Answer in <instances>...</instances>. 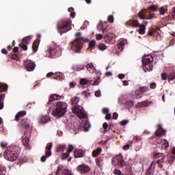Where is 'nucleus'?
Segmentation results:
<instances>
[{"label": "nucleus", "instance_id": "28", "mask_svg": "<svg viewBox=\"0 0 175 175\" xmlns=\"http://www.w3.org/2000/svg\"><path fill=\"white\" fill-rule=\"evenodd\" d=\"M139 29L138 30L139 33H140V35H144V33H146V25H139Z\"/></svg>", "mask_w": 175, "mask_h": 175}, {"label": "nucleus", "instance_id": "17", "mask_svg": "<svg viewBox=\"0 0 175 175\" xmlns=\"http://www.w3.org/2000/svg\"><path fill=\"white\" fill-rule=\"evenodd\" d=\"M153 157L156 159L165 161V154H163V153H159V152L154 153Z\"/></svg>", "mask_w": 175, "mask_h": 175}, {"label": "nucleus", "instance_id": "54", "mask_svg": "<svg viewBox=\"0 0 175 175\" xmlns=\"http://www.w3.org/2000/svg\"><path fill=\"white\" fill-rule=\"evenodd\" d=\"M74 150H75V146H73L72 145L68 146V154H70V152H72V151H73Z\"/></svg>", "mask_w": 175, "mask_h": 175}, {"label": "nucleus", "instance_id": "33", "mask_svg": "<svg viewBox=\"0 0 175 175\" xmlns=\"http://www.w3.org/2000/svg\"><path fill=\"white\" fill-rule=\"evenodd\" d=\"M71 102L72 106H75V105H77V103L80 102V98H79V97H74L71 99Z\"/></svg>", "mask_w": 175, "mask_h": 175}, {"label": "nucleus", "instance_id": "60", "mask_svg": "<svg viewBox=\"0 0 175 175\" xmlns=\"http://www.w3.org/2000/svg\"><path fill=\"white\" fill-rule=\"evenodd\" d=\"M167 79V75L164 72L161 74V79L162 80H166Z\"/></svg>", "mask_w": 175, "mask_h": 175}, {"label": "nucleus", "instance_id": "5", "mask_svg": "<svg viewBox=\"0 0 175 175\" xmlns=\"http://www.w3.org/2000/svg\"><path fill=\"white\" fill-rule=\"evenodd\" d=\"M60 49L61 44H59V43L52 44L51 45H50L49 49L47 51V57L50 58L51 57L55 56V54H57V51H58V50H60Z\"/></svg>", "mask_w": 175, "mask_h": 175}, {"label": "nucleus", "instance_id": "39", "mask_svg": "<svg viewBox=\"0 0 175 175\" xmlns=\"http://www.w3.org/2000/svg\"><path fill=\"white\" fill-rule=\"evenodd\" d=\"M8 90V85L0 83V92L6 91Z\"/></svg>", "mask_w": 175, "mask_h": 175}, {"label": "nucleus", "instance_id": "46", "mask_svg": "<svg viewBox=\"0 0 175 175\" xmlns=\"http://www.w3.org/2000/svg\"><path fill=\"white\" fill-rule=\"evenodd\" d=\"M98 31H103V23L100 22L97 25Z\"/></svg>", "mask_w": 175, "mask_h": 175}, {"label": "nucleus", "instance_id": "8", "mask_svg": "<svg viewBox=\"0 0 175 175\" xmlns=\"http://www.w3.org/2000/svg\"><path fill=\"white\" fill-rule=\"evenodd\" d=\"M52 148H53V142L48 143L45 150V155L42 156L40 159L41 162H46V159H47L49 157H51Z\"/></svg>", "mask_w": 175, "mask_h": 175}, {"label": "nucleus", "instance_id": "2", "mask_svg": "<svg viewBox=\"0 0 175 175\" xmlns=\"http://www.w3.org/2000/svg\"><path fill=\"white\" fill-rule=\"evenodd\" d=\"M68 105L64 102H58L56 103L55 109L52 111V116L56 118H61L65 116L67 111Z\"/></svg>", "mask_w": 175, "mask_h": 175}, {"label": "nucleus", "instance_id": "64", "mask_svg": "<svg viewBox=\"0 0 175 175\" xmlns=\"http://www.w3.org/2000/svg\"><path fill=\"white\" fill-rule=\"evenodd\" d=\"M171 16L173 18H175V8L172 11Z\"/></svg>", "mask_w": 175, "mask_h": 175}, {"label": "nucleus", "instance_id": "24", "mask_svg": "<svg viewBox=\"0 0 175 175\" xmlns=\"http://www.w3.org/2000/svg\"><path fill=\"white\" fill-rule=\"evenodd\" d=\"M84 152L83 150H76L74 152V157L75 158H81V157H83Z\"/></svg>", "mask_w": 175, "mask_h": 175}, {"label": "nucleus", "instance_id": "1", "mask_svg": "<svg viewBox=\"0 0 175 175\" xmlns=\"http://www.w3.org/2000/svg\"><path fill=\"white\" fill-rule=\"evenodd\" d=\"M76 39L72 43L71 50L75 53H79L83 49V42H88V38H85L81 36V32H77L75 34Z\"/></svg>", "mask_w": 175, "mask_h": 175}, {"label": "nucleus", "instance_id": "6", "mask_svg": "<svg viewBox=\"0 0 175 175\" xmlns=\"http://www.w3.org/2000/svg\"><path fill=\"white\" fill-rule=\"evenodd\" d=\"M142 63L145 64L146 68L148 70H152L153 66L151 64V62L154 61V58L151 55H145L142 57Z\"/></svg>", "mask_w": 175, "mask_h": 175}, {"label": "nucleus", "instance_id": "35", "mask_svg": "<svg viewBox=\"0 0 175 175\" xmlns=\"http://www.w3.org/2000/svg\"><path fill=\"white\" fill-rule=\"evenodd\" d=\"M138 91H139L140 92H147V91H150V88H148L147 86H143L140 87L138 89Z\"/></svg>", "mask_w": 175, "mask_h": 175}, {"label": "nucleus", "instance_id": "4", "mask_svg": "<svg viewBox=\"0 0 175 175\" xmlns=\"http://www.w3.org/2000/svg\"><path fill=\"white\" fill-rule=\"evenodd\" d=\"M72 21L70 19L62 20L57 23V29L60 33H66L68 31L72 29Z\"/></svg>", "mask_w": 175, "mask_h": 175}, {"label": "nucleus", "instance_id": "14", "mask_svg": "<svg viewBox=\"0 0 175 175\" xmlns=\"http://www.w3.org/2000/svg\"><path fill=\"white\" fill-rule=\"evenodd\" d=\"M126 44H128V41L126 40H120L119 43L118 44V48L120 51H122Z\"/></svg>", "mask_w": 175, "mask_h": 175}, {"label": "nucleus", "instance_id": "52", "mask_svg": "<svg viewBox=\"0 0 175 175\" xmlns=\"http://www.w3.org/2000/svg\"><path fill=\"white\" fill-rule=\"evenodd\" d=\"M1 148H3V149H5V148H6V147H8V142H1Z\"/></svg>", "mask_w": 175, "mask_h": 175}, {"label": "nucleus", "instance_id": "11", "mask_svg": "<svg viewBox=\"0 0 175 175\" xmlns=\"http://www.w3.org/2000/svg\"><path fill=\"white\" fill-rule=\"evenodd\" d=\"M124 25L126 27H134L135 28H137L140 27V23L137 20H129L124 23Z\"/></svg>", "mask_w": 175, "mask_h": 175}, {"label": "nucleus", "instance_id": "61", "mask_svg": "<svg viewBox=\"0 0 175 175\" xmlns=\"http://www.w3.org/2000/svg\"><path fill=\"white\" fill-rule=\"evenodd\" d=\"M23 142L25 146H28V142H29V140L28 139V138H23Z\"/></svg>", "mask_w": 175, "mask_h": 175}, {"label": "nucleus", "instance_id": "55", "mask_svg": "<svg viewBox=\"0 0 175 175\" xmlns=\"http://www.w3.org/2000/svg\"><path fill=\"white\" fill-rule=\"evenodd\" d=\"M159 12L160 14H165L166 13V10H164L163 8L161 7L159 9Z\"/></svg>", "mask_w": 175, "mask_h": 175}, {"label": "nucleus", "instance_id": "31", "mask_svg": "<svg viewBox=\"0 0 175 175\" xmlns=\"http://www.w3.org/2000/svg\"><path fill=\"white\" fill-rule=\"evenodd\" d=\"M31 39H32V36L25 37L23 39V42L25 43V44H28L29 43H31Z\"/></svg>", "mask_w": 175, "mask_h": 175}, {"label": "nucleus", "instance_id": "44", "mask_svg": "<svg viewBox=\"0 0 175 175\" xmlns=\"http://www.w3.org/2000/svg\"><path fill=\"white\" fill-rule=\"evenodd\" d=\"M165 160H157L156 163H157L159 167L162 169L163 167V165H162V163L164 162Z\"/></svg>", "mask_w": 175, "mask_h": 175}, {"label": "nucleus", "instance_id": "23", "mask_svg": "<svg viewBox=\"0 0 175 175\" xmlns=\"http://www.w3.org/2000/svg\"><path fill=\"white\" fill-rule=\"evenodd\" d=\"M26 113L24 111H19L15 116V121H20V118L24 117Z\"/></svg>", "mask_w": 175, "mask_h": 175}, {"label": "nucleus", "instance_id": "58", "mask_svg": "<svg viewBox=\"0 0 175 175\" xmlns=\"http://www.w3.org/2000/svg\"><path fill=\"white\" fill-rule=\"evenodd\" d=\"M150 88H151V90H155V88H157V84L154 82L150 83Z\"/></svg>", "mask_w": 175, "mask_h": 175}, {"label": "nucleus", "instance_id": "21", "mask_svg": "<svg viewBox=\"0 0 175 175\" xmlns=\"http://www.w3.org/2000/svg\"><path fill=\"white\" fill-rule=\"evenodd\" d=\"M54 79H58L59 80H64L65 79V75L61 72H56L53 75Z\"/></svg>", "mask_w": 175, "mask_h": 175}, {"label": "nucleus", "instance_id": "10", "mask_svg": "<svg viewBox=\"0 0 175 175\" xmlns=\"http://www.w3.org/2000/svg\"><path fill=\"white\" fill-rule=\"evenodd\" d=\"M77 169L78 172L79 173H82V174H87L91 170V168L90 167V166H88L85 164H82V165H78Z\"/></svg>", "mask_w": 175, "mask_h": 175}, {"label": "nucleus", "instance_id": "56", "mask_svg": "<svg viewBox=\"0 0 175 175\" xmlns=\"http://www.w3.org/2000/svg\"><path fill=\"white\" fill-rule=\"evenodd\" d=\"M69 87H70V88H75L76 87V82H75V81L70 82Z\"/></svg>", "mask_w": 175, "mask_h": 175}, {"label": "nucleus", "instance_id": "50", "mask_svg": "<svg viewBox=\"0 0 175 175\" xmlns=\"http://www.w3.org/2000/svg\"><path fill=\"white\" fill-rule=\"evenodd\" d=\"M149 10H152L153 12H157L158 10V8L155 5H150L148 7Z\"/></svg>", "mask_w": 175, "mask_h": 175}, {"label": "nucleus", "instance_id": "18", "mask_svg": "<svg viewBox=\"0 0 175 175\" xmlns=\"http://www.w3.org/2000/svg\"><path fill=\"white\" fill-rule=\"evenodd\" d=\"M116 160H117V164L119 165L120 167H124V159H122V156H118L116 157Z\"/></svg>", "mask_w": 175, "mask_h": 175}, {"label": "nucleus", "instance_id": "38", "mask_svg": "<svg viewBox=\"0 0 175 175\" xmlns=\"http://www.w3.org/2000/svg\"><path fill=\"white\" fill-rule=\"evenodd\" d=\"M19 46L20 47H21L22 49L24 50V51H27V50H28L27 44L24 42L21 43Z\"/></svg>", "mask_w": 175, "mask_h": 175}, {"label": "nucleus", "instance_id": "12", "mask_svg": "<svg viewBox=\"0 0 175 175\" xmlns=\"http://www.w3.org/2000/svg\"><path fill=\"white\" fill-rule=\"evenodd\" d=\"M87 70L90 72V73H96V75H99L100 71H96V68L95 66L92 63H89L85 66Z\"/></svg>", "mask_w": 175, "mask_h": 175}, {"label": "nucleus", "instance_id": "22", "mask_svg": "<svg viewBox=\"0 0 175 175\" xmlns=\"http://www.w3.org/2000/svg\"><path fill=\"white\" fill-rule=\"evenodd\" d=\"M80 126H77L76 124H74L73 126L71 127L70 131L71 132H73L74 135H76L78 132L80 131Z\"/></svg>", "mask_w": 175, "mask_h": 175}, {"label": "nucleus", "instance_id": "53", "mask_svg": "<svg viewBox=\"0 0 175 175\" xmlns=\"http://www.w3.org/2000/svg\"><path fill=\"white\" fill-rule=\"evenodd\" d=\"M149 103L148 101H144L140 103L141 107H146V106H148Z\"/></svg>", "mask_w": 175, "mask_h": 175}, {"label": "nucleus", "instance_id": "16", "mask_svg": "<svg viewBox=\"0 0 175 175\" xmlns=\"http://www.w3.org/2000/svg\"><path fill=\"white\" fill-rule=\"evenodd\" d=\"M62 96L58 94H53L51 96L47 105H51L52 102H54V100H59L61 99Z\"/></svg>", "mask_w": 175, "mask_h": 175}, {"label": "nucleus", "instance_id": "47", "mask_svg": "<svg viewBox=\"0 0 175 175\" xmlns=\"http://www.w3.org/2000/svg\"><path fill=\"white\" fill-rule=\"evenodd\" d=\"M100 82V77H98L92 83V85H98Z\"/></svg>", "mask_w": 175, "mask_h": 175}, {"label": "nucleus", "instance_id": "20", "mask_svg": "<svg viewBox=\"0 0 175 175\" xmlns=\"http://www.w3.org/2000/svg\"><path fill=\"white\" fill-rule=\"evenodd\" d=\"M65 148H66V144H60L56 148L55 152H64Z\"/></svg>", "mask_w": 175, "mask_h": 175}, {"label": "nucleus", "instance_id": "30", "mask_svg": "<svg viewBox=\"0 0 175 175\" xmlns=\"http://www.w3.org/2000/svg\"><path fill=\"white\" fill-rule=\"evenodd\" d=\"M21 125L22 126H24L25 128H29V122H28V120L27 119H23L22 121H21Z\"/></svg>", "mask_w": 175, "mask_h": 175}, {"label": "nucleus", "instance_id": "57", "mask_svg": "<svg viewBox=\"0 0 175 175\" xmlns=\"http://www.w3.org/2000/svg\"><path fill=\"white\" fill-rule=\"evenodd\" d=\"M69 157V153H64L61 159H66V158Z\"/></svg>", "mask_w": 175, "mask_h": 175}, {"label": "nucleus", "instance_id": "49", "mask_svg": "<svg viewBox=\"0 0 175 175\" xmlns=\"http://www.w3.org/2000/svg\"><path fill=\"white\" fill-rule=\"evenodd\" d=\"M2 98H5L4 94L0 95V110L1 109H3V104H2Z\"/></svg>", "mask_w": 175, "mask_h": 175}, {"label": "nucleus", "instance_id": "45", "mask_svg": "<svg viewBox=\"0 0 175 175\" xmlns=\"http://www.w3.org/2000/svg\"><path fill=\"white\" fill-rule=\"evenodd\" d=\"M107 21L109 23H114V16L113 15L108 16Z\"/></svg>", "mask_w": 175, "mask_h": 175}, {"label": "nucleus", "instance_id": "48", "mask_svg": "<svg viewBox=\"0 0 175 175\" xmlns=\"http://www.w3.org/2000/svg\"><path fill=\"white\" fill-rule=\"evenodd\" d=\"M124 99H125V97H124V96H121L119 98V103H120V105H125V102H124Z\"/></svg>", "mask_w": 175, "mask_h": 175}, {"label": "nucleus", "instance_id": "7", "mask_svg": "<svg viewBox=\"0 0 175 175\" xmlns=\"http://www.w3.org/2000/svg\"><path fill=\"white\" fill-rule=\"evenodd\" d=\"M72 113H74V114H76V116L79 118H86L87 117V113H85V111H84V109H83V107H75L73 109H72Z\"/></svg>", "mask_w": 175, "mask_h": 175}, {"label": "nucleus", "instance_id": "41", "mask_svg": "<svg viewBox=\"0 0 175 175\" xmlns=\"http://www.w3.org/2000/svg\"><path fill=\"white\" fill-rule=\"evenodd\" d=\"M99 50H101V51H103L104 50H106L107 47L106 46V44H99L98 45Z\"/></svg>", "mask_w": 175, "mask_h": 175}, {"label": "nucleus", "instance_id": "26", "mask_svg": "<svg viewBox=\"0 0 175 175\" xmlns=\"http://www.w3.org/2000/svg\"><path fill=\"white\" fill-rule=\"evenodd\" d=\"M79 84L81 85H87L88 84H91V82L87 79L82 78L80 79Z\"/></svg>", "mask_w": 175, "mask_h": 175}, {"label": "nucleus", "instance_id": "15", "mask_svg": "<svg viewBox=\"0 0 175 175\" xmlns=\"http://www.w3.org/2000/svg\"><path fill=\"white\" fill-rule=\"evenodd\" d=\"M51 120L50 117L47 115H43L40 118L41 124H47V122H50Z\"/></svg>", "mask_w": 175, "mask_h": 175}, {"label": "nucleus", "instance_id": "59", "mask_svg": "<svg viewBox=\"0 0 175 175\" xmlns=\"http://www.w3.org/2000/svg\"><path fill=\"white\" fill-rule=\"evenodd\" d=\"M154 17H155V14H150V15L146 17V20H151L154 18Z\"/></svg>", "mask_w": 175, "mask_h": 175}, {"label": "nucleus", "instance_id": "27", "mask_svg": "<svg viewBox=\"0 0 175 175\" xmlns=\"http://www.w3.org/2000/svg\"><path fill=\"white\" fill-rule=\"evenodd\" d=\"M101 152H102V148H98L92 152V155L95 158V157H98V155H99V154H100Z\"/></svg>", "mask_w": 175, "mask_h": 175}, {"label": "nucleus", "instance_id": "13", "mask_svg": "<svg viewBox=\"0 0 175 175\" xmlns=\"http://www.w3.org/2000/svg\"><path fill=\"white\" fill-rule=\"evenodd\" d=\"M155 165L156 163L155 161H152L149 168L146 171V174L147 175H153L154 172H155Z\"/></svg>", "mask_w": 175, "mask_h": 175}, {"label": "nucleus", "instance_id": "40", "mask_svg": "<svg viewBox=\"0 0 175 175\" xmlns=\"http://www.w3.org/2000/svg\"><path fill=\"white\" fill-rule=\"evenodd\" d=\"M175 79V72H171L168 76V80H174Z\"/></svg>", "mask_w": 175, "mask_h": 175}, {"label": "nucleus", "instance_id": "42", "mask_svg": "<svg viewBox=\"0 0 175 175\" xmlns=\"http://www.w3.org/2000/svg\"><path fill=\"white\" fill-rule=\"evenodd\" d=\"M95 44H96L95 40H92L89 44L90 49L92 50V48L95 47Z\"/></svg>", "mask_w": 175, "mask_h": 175}, {"label": "nucleus", "instance_id": "36", "mask_svg": "<svg viewBox=\"0 0 175 175\" xmlns=\"http://www.w3.org/2000/svg\"><path fill=\"white\" fill-rule=\"evenodd\" d=\"M74 11L75 10L73 9V8H68V12L70 13V16L72 18H75V17L76 16V13L74 12Z\"/></svg>", "mask_w": 175, "mask_h": 175}, {"label": "nucleus", "instance_id": "3", "mask_svg": "<svg viewBox=\"0 0 175 175\" xmlns=\"http://www.w3.org/2000/svg\"><path fill=\"white\" fill-rule=\"evenodd\" d=\"M19 150V147L14 145H12L11 146L8 147L4 154L5 159L11 161H16V159H17V157H18L17 152H18Z\"/></svg>", "mask_w": 175, "mask_h": 175}, {"label": "nucleus", "instance_id": "62", "mask_svg": "<svg viewBox=\"0 0 175 175\" xmlns=\"http://www.w3.org/2000/svg\"><path fill=\"white\" fill-rule=\"evenodd\" d=\"M114 174H116V175H121L122 174L121 170H114Z\"/></svg>", "mask_w": 175, "mask_h": 175}, {"label": "nucleus", "instance_id": "43", "mask_svg": "<svg viewBox=\"0 0 175 175\" xmlns=\"http://www.w3.org/2000/svg\"><path fill=\"white\" fill-rule=\"evenodd\" d=\"M169 147V142L166 140L163 141L162 148H167Z\"/></svg>", "mask_w": 175, "mask_h": 175}, {"label": "nucleus", "instance_id": "9", "mask_svg": "<svg viewBox=\"0 0 175 175\" xmlns=\"http://www.w3.org/2000/svg\"><path fill=\"white\" fill-rule=\"evenodd\" d=\"M24 65L27 72H33V70H35V68H36V64H35L33 62H31V60L25 61Z\"/></svg>", "mask_w": 175, "mask_h": 175}, {"label": "nucleus", "instance_id": "37", "mask_svg": "<svg viewBox=\"0 0 175 175\" xmlns=\"http://www.w3.org/2000/svg\"><path fill=\"white\" fill-rule=\"evenodd\" d=\"M39 47V43H38V41H35L33 43L32 49L33 51H38V49Z\"/></svg>", "mask_w": 175, "mask_h": 175}, {"label": "nucleus", "instance_id": "29", "mask_svg": "<svg viewBox=\"0 0 175 175\" xmlns=\"http://www.w3.org/2000/svg\"><path fill=\"white\" fill-rule=\"evenodd\" d=\"M96 164L100 167H102V165H103V157H98L96 159Z\"/></svg>", "mask_w": 175, "mask_h": 175}, {"label": "nucleus", "instance_id": "25", "mask_svg": "<svg viewBox=\"0 0 175 175\" xmlns=\"http://www.w3.org/2000/svg\"><path fill=\"white\" fill-rule=\"evenodd\" d=\"M166 132L163 129L162 127L159 128L155 132L156 136H162V135H165Z\"/></svg>", "mask_w": 175, "mask_h": 175}, {"label": "nucleus", "instance_id": "34", "mask_svg": "<svg viewBox=\"0 0 175 175\" xmlns=\"http://www.w3.org/2000/svg\"><path fill=\"white\" fill-rule=\"evenodd\" d=\"M62 175H73V173L68 169H64L62 172Z\"/></svg>", "mask_w": 175, "mask_h": 175}, {"label": "nucleus", "instance_id": "32", "mask_svg": "<svg viewBox=\"0 0 175 175\" xmlns=\"http://www.w3.org/2000/svg\"><path fill=\"white\" fill-rule=\"evenodd\" d=\"M137 16L141 20H146L147 18V17H146V14L143 11H140Z\"/></svg>", "mask_w": 175, "mask_h": 175}, {"label": "nucleus", "instance_id": "51", "mask_svg": "<svg viewBox=\"0 0 175 175\" xmlns=\"http://www.w3.org/2000/svg\"><path fill=\"white\" fill-rule=\"evenodd\" d=\"M134 103H135L132 100H128V101H126V106H129V107H132L133 106Z\"/></svg>", "mask_w": 175, "mask_h": 175}, {"label": "nucleus", "instance_id": "19", "mask_svg": "<svg viewBox=\"0 0 175 175\" xmlns=\"http://www.w3.org/2000/svg\"><path fill=\"white\" fill-rule=\"evenodd\" d=\"M84 64H77L72 66L73 70H75L76 72H80V70H84Z\"/></svg>", "mask_w": 175, "mask_h": 175}, {"label": "nucleus", "instance_id": "63", "mask_svg": "<svg viewBox=\"0 0 175 175\" xmlns=\"http://www.w3.org/2000/svg\"><path fill=\"white\" fill-rule=\"evenodd\" d=\"M101 94H100V90H96L95 92V96H96L97 98H99V96H100Z\"/></svg>", "mask_w": 175, "mask_h": 175}]
</instances>
